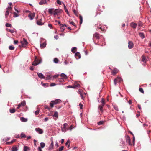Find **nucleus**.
Listing matches in <instances>:
<instances>
[{
  "instance_id": "1",
  "label": "nucleus",
  "mask_w": 151,
  "mask_h": 151,
  "mask_svg": "<svg viewBox=\"0 0 151 151\" xmlns=\"http://www.w3.org/2000/svg\"><path fill=\"white\" fill-rule=\"evenodd\" d=\"M61 102V100L59 99H56L53 101H51L50 103V107L52 108L54 107V105L59 104Z\"/></svg>"
},
{
  "instance_id": "2",
  "label": "nucleus",
  "mask_w": 151,
  "mask_h": 151,
  "mask_svg": "<svg viewBox=\"0 0 151 151\" xmlns=\"http://www.w3.org/2000/svg\"><path fill=\"white\" fill-rule=\"evenodd\" d=\"M42 60L39 59L37 56L35 57V60L33 62L32 65L34 66H36L41 63Z\"/></svg>"
},
{
  "instance_id": "3",
  "label": "nucleus",
  "mask_w": 151,
  "mask_h": 151,
  "mask_svg": "<svg viewBox=\"0 0 151 151\" xmlns=\"http://www.w3.org/2000/svg\"><path fill=\"white\" fill-rule=\"evenodd\" d=\"M63 12V10L60 9H55L54 10V16L55 17L56 15H58L61 13Z\"/></svg>"
},
{
  "instance_id": "4",
  "label": "nucleus",
  "mask_w": 151,
  "mask_h": 151,
  "mask_svg": "<svg viewBox=\"0 0 151 151\" xmlns=\"http://www.w3.org/2000/svg\"><path fill=\"white\" fill-rule=\"evenodd\" d=\"M20 42L22 44V46L24 47H26L27 44H28V43L27 42L26 40L24 38L23 39L22 41H20Z\"/></svg>"
},
{
  "instance_id": "5",
  "label": "nucleus",
  "mask_w": 151,
  "mask_h": 151,
  "mask_svg": "<svg viewBox=\"0 0 151 151\" xmlns=\"http://www.w3.org/2000/svg\"><path fill=\"white\" fill-rule=\"evenodd\" d=\"M102 36L99 33L96 32L93 35V40L99 39Z\"/></svg>"
},
{
  "instance_id": "6",
  "label": "nucleus",
  "mask_w": 151,
  "mask_h": 151,
  "mask_svg": "<svg viewBox=\"0 0 151 151\" xmlns=\"http://www.w3.org/2000/svg\"><path fill=\"white\" fill-rule=\"evenodd\" d=\"M12 9V8L11 7H9L7 8L6 10V12L5 14V17L6 18L9 15V12Z\"/></svg>"
},
{
  "instance_id": "7",
  "label": "nucleus",
  "mask_w": 151,
  "mask_h": 151,
  "mask_svg": "<svg viewBox=\"0 0 151 151\" xmlns=\"http://www.w3.org/2000/svg\"><path fill=\"white\" fill-rule=\"evenodd\" d=\"M51 143L49 146L48 150H52L53 148L54 144L53 141L52 139L51 138Z\"/></svg>"
},
{
  "instance_id": "8",
  "label": "nucleus",
  "mask_w": 151,
  "mask_h": 151,
  "mask_svg": "<svg viewBox=\"0 0 151 151\" xmlns=\"http://www.w3.org/2000/svg\"><path fill=\"white\" fill-rule=\"evenodd\" d=\"M134 45V44L132 41H129L128 47L129 49L132 48L133 47Z\"/></svg>"
},
{
  "instance_id": "9",
  "label": "nucleus",
  "mask_w": 151,
  "mask_h": 151,
  "mask_svg": "<svg viewBox=\"0 0 151 151\" xmlns=\"http://www.w3.org/2000/svg\"><path fill=\"white\" fill-rule=\"evenodd\" d=\"M68 126V124L65 123L63 124V127H62V130L63 132H65L66 129V127Z\"/></svg>"
},
{
  "instance_id": "10",
  "label": "nucleus",
  "mask_w": 151,
  "mask_h": 151,
  "mask_svg": "<svg viewBox=\"0 0 151 151\" xmlns=\"http://www.w3.org/2000/svg\"><path fill=\"white\" fill-rule=\"evenodd\" d=\"M126 142L128 143L129 145H131L132 144L131 142V139L130 137L128 136H127L126 138Z\"/></svg>"
},
{
  "instance_id": "11",
  "label": "nucleus",
  "mask_w": 151,
  "mask_h": 151,
  "mask_svg": "<svg viewBox=\"0 0 151 151\" xmlns=\"http://www.w3.org/2000/svg\"><path fill=\"white\" fill-rule=\"evenodd\" d=\"M35 130L40 134H42L43 132L42 129L39 128H35Z\"/></svg>"
},
{
  "instance_id": "12",
  "label": "nucleus",
  "mask_w": 151,
  "mask_h": 151,
  "mask_svg": "<svg viewBox=\"0 0 151 151\" xmlns=\"http://www.w3.org/2000/svg\"><path fill=\"white\" fill-rule=\"evenodd\" d=\"M42 19L37 21V24L39 25H42L44 23L42 22Z\"/></svg>"
},
{
  "instance_id": "13",
  "label": "nucleus",
  "mask_w": 151,
  "mask_h": 151,
  "mask_svg": "<svg viewBox=\"0 0 151 151\" xmlns=\"http://www.w3.org/2000/svg\"><path fill=\"white\" fill-rule=\"evenodd\" d=\"M73 86L74 87V88H77L80 87V85L79 83L78 82H75L73 85Z\"/></svg>"
},
{
  "instance_id": "14",
  "label": "nucleus",
  "mask_w": 151,
  "mask_h": 151,
  "mask_svg": "<svg viewBox=\"0 0 151 151\" xmlns=\"http://www.w3.org/2000/svg\"><path fill=\"white\" fill-rule=\"evenodd\" d=\"M35 15V13H32L28 16V17L29 18L30 20H32L34 18Z\"/></svg>"
},
{
  "instance_id": "15",
  "label": "nucleus",
  "mask_w": 151,
  "mask_h": 151,
  "mask_svg": "<svg viewBox=\"0 0 151 151\" xmlns=\"http://www.w3.org/2000/svg\"><path fill=\"white\" fill-rule=\"evenodd\" d=\"M118 72V70L116 68H115L111 72V74L113 75H115Z\"/></svg>"
},
{
  "instance_id": "16",
  "label": "nucleus",
  "mask_w": 151,
  "mask_h": 151,
  "mask_svg": "<svg viewBox=\"0 0 151 151\" xmlns=\"http://www.w3.org/2000/svg\"><path fill=\"white\" fill-rule=\"evenodd\" d=\"M142 61L144 62L145 63H146L147 61V60L146 58V57L144 55H142L141 57Z\"/></svg>"
},
{
  "instance_id": "17",
  "label": "nucleus",
  "mask_w": 151,
  "mask_h": 151,
  "mask_svg": "<svg viewBox=\"0 0 151 151\" xmlns=\"http://www.w3.org/2000/svg\"><path fill=\"white\" fill-rule=\"evenodd\" d=\"M39 77L41 79H44L45 77L41 73H37Z\"/></svg>"
},
{
  "instance_id": "18",
  "label": "nucleus",
  "mask_w": 151,
  "mask_h": 151,
  "mask_svg": "<svg viewBox=\"0 0 151 151\" xmlns=\"http://www.w3.org/2000/svg\"><path fill=\"white\" fill-rule=\"evenodd\" d=\"M75 56L76 58L77 59H79L81 58L80 54L78 52H77L75 53Z\"/></svg>"
},
{
  "instance_id": "19",
  "label": "nucleus",
  "mask_w": 151,
  "mask_h": 151,
  "mask_svg": "<svg viewBox=\"0 0 151 151\" xmlns=\"http://www.w3.org/2000/svg\"><path fill=\"white\" fill-rule=\"evenodd\" d=\"M130 26L133 28H135L137 27V24L136 23L132 22L130 24Z\"/></svg>"
},
{
  "instance_id": "20",
  "label": "nucleus",
  "mask_w": 151,
  "mask_h": 151,
  "mask_svg": "<svg viewBox=\"0 0 151 151\" xmlns=\"http://www.w3.org/2000/svg\"><path fill=\"white\" fill-rule=\"evenodd\" d=\"M55 9L53 8L50 9H48V12L50 14H53L54 13V10Z\"/></svg>"
},
{
  "instance_id": "21",
  "label": "nucleus",
  "mask_w": 151,
  "mask_h": 151,
  "mask_svg": "<svg viewBox=\"0 0 151 151\" xmlns=\"http://www.w3.org/2000/svg\"><path fill=\"white\" fill-rule=\"evenodd\" d=\"M79 93L80 95V96L81 97L82 99H83L84 98V97L85 95V93H82L81 92H80V91H79Z\"/></svg>"
},
{
  "instance_id": "22",
  "label": "nucleus",
  "mask_w": 151,
  "mask_h": 151,
  "mask_svg": "<svg viewBox=\"0 0 151 151\" xmlns=\"http://www.w3.org/2000/svg\"><path fill=\"white\" fill-rule=\"evenodd\" d=\"M46 2V0H41L39 3L40 5H42L45 4Z\"/></svg>"
},
{
  "instance_id": "23",
  "label": "nucleus",
  "mask_w": 151,
  "mask_h": 151,
  "mask_svg": "<svg viewBox=\"0 0 151 151\" xmlns=\"http://www.w3.org/2000/svg\"><path fill=\"white\" fill-rule=\"evenodd\" d=\"M60 29H61V31H64L65 29V27L64 25L63 24H62L60 26Z\"/></svg>"
},
{
  "instance_id": "24",
  "label": "nucleus",
  "mask_w": 151,
  "mask_h": 151,
  "mask_svg": "<svg viewBox=\"0 0 151 151\" xmlns=\"http://www.w3.org/2000/svg\"><path fill=\"white\" fill-rule=\"evenodd\" d=\"M53 116L54 117H55L56 118H58V112L57 111H55L54 112V114L53 115Z\"/></svg>"
},
{
  "instance_id": "25",
  "label": "nucleus",
  "mask_w": 151,
  "mask_h": 151,
  "mask_svg": "<svg viewBox=\"0 0 151 151\" xmlns=\"http://www.w3.org/2000/svg\"><path fill=\"white\" fill-rule=\"evenodd\" d=\"M60 76L64 79H66L67 78V76L64 73L61 74L60 75Z\"/></svg>"
},
{
  "instance_id": "26",
  "label": "nucleus",
  "mask_w": 151,
  "mask_h": 151,
  "mask_svg": "<svg viewBox=\"0 0 151 151\" xmlns=\"http://www.w3.org/2000/svg\"><path fill=\"white\" fill-rule=\"evenodd\" d=\"M21 120L23 122H26L27 120V119L23 117H22L20 118Z\"/></svg>"
},
{
  "instance_id": "27",
  "label": "nucleus",
  "mask_w": 151,
  "mask_h": 151,
  "mask_svg": "<svg viewBox=\"0 0 151 151\" xmlns=\"http://www.w3.org/2000/svg\"><path fill=\"white\" fill-rule=\"evenodd\" d=\"M29 150V148L27 146H25L24 147V151H28Z\"/></svg>"
},
{
  "instance_id": "28",
  "label": "nucleus",
  "mask_w": 151,
  "mask_h": 151,
  "mask_svg": "<svg viewBox=\"0 0 151 151\" xmlns=\"http://www.w3.org/2000/svg\"><path fill=\"white\" fill-rule=\"evenodd\" d=\"M46 43H43L40 45V47L41 48H44L46 46Z\"/></svg>"
},
{
  "instance_id": "29",
  "label": "nucleus",
  "mask_w": 151,
  "mask_h": 151,
  "mask_svg": "<svg viewBox=\"0 0 151 151\" xmlns=\"http://www.w3.org/2000/svg\"><path fill=\"white\" fill-rule=\"evenodd\" d=\"M20 136L21 138H25L26 137L25 134L23 132L21 133Z\"/></svg>"
},
{
  "instance_id": "30",
  "label": "nucleus",
  "mask_w": 151,
  "mask_h": 151,
  "mask_svg": "<svg viewBox=\"0 0 151 151\" xmlns=\"http://www.w3.org/2000/svg\"><path fill=\"white\" fill-rule=\"evenodd\" d=\"M139 35L142 38H144L145 37L143 33L140 32L139 33Z\"/></svg>"
},
{
  "instance_id": "31",
  "label": "nucleus",
  "mask_w": 151,
  "mask_h": 151,
  "mask_svg": "<svg viewBox=\"0 0 151 151\" xmlns=\"http://www.w3.org/2000/svg\"><path fill=\"white\" fill-rule=\"evenodd\" d=\"M80 24H81L83 22V17L81 15L79 16Z\"/></svg>"
},
{
  "instance_id": "32",
  "label": "nucleus",
  "mask_w": 151,
  "mask_h": 151,
  "mask_svg": "<svg viewBox=\"0 0 151 151\" xmlns=\"http://www.w3.org/2000/svg\"><path fill=\"white\" fill-rule=\"evenodd\" d=\"M45 144L44 143L41 142L40 143V147L41 148H43L45 146Z\"/></svg>"
},
{
  "instance_id": "33",
  "label": "nucleus",
  "mask_w": 151,
  "mask_h": 151,
  "mask_svg": "<svg viewBox=\"0 0 151 151\" xmlns=\"http://www.w3.org/2000/svg\"><path fill=\"white\" fill-rule=\"evenodd\" d=\"M18 149L16 146H14L12 148V151H17Z\"/></svg>"
},
{
  "instance_id": "34",
  "label": "nucleus",
  "mask_w": 151,
  "mask_h": 151,
  "mask_svg": "<svg viewBox=\"0 0 151 151\" xmlns=\"http://www.w3.org/2000/svg\"><path fill=\"white\" fill-rule=\"evenodd\" d=\"M21 106H24L26 104V102L25 101H23L20 104H19Z\"/></svg>"
},
{
  "instance_id": "35",
  "label": "nucleus",
  "mask_w": 151,
  "mask_h": 151,
  "mask_svg": "<svg viewBox=\"0 0 151 151\" xmlns=\"http://www.w3.org/2000/svg\"><path fill=\"white\" fill-rule=\"evenodd\" d=\"M15 109H10V112L11 113H14L15 112Z\"/></svg>"
},
{
  "instance_id": "36",
  "label": "nucleus",
  "mask_w": 151,
  "mask_h": 151,
  "mask_svg": "<svg viewBox=\"0 0 151 151\" xmlns=\"http://www.w3.org/2000/svg\"><path fill=\"white\" fill-rule=\"evenodd\" d=\"M77 48L76 47H73L71 50L72 52L74 53L76 51Z\"/></svg>"
},
{
  "instance_id": "37",
  "label": "nucleus",
  "mask_w": 151,
  "mask_h": 151,
  "mask_svg": "<svg viewBox=\"0 0 151 151\" xmlns=\"http://www.w3.org/2000/svg\"><path fill=\"white\" fill-rule=\"evenodd\" d=\"M98 109L100 110V111L101 112H103V107L100 105L99 106Z\"/></svg>"
},
{
  "instance_id": "38",
  "label": "nucleus",
  "mask_w": 151,
  "mask_h": 151,
  "mask_svg": "<svg viewBox=\"0 0 151 151\" xmlns=\"http://www.w3.org/2000/svg\"><path fill=\"white\" fill-rule=\"evenodd\" d=\"M125 142L124 141H122L121 142V146H122V147L123 148L124 146Z\"/></svg>"
},
{
  "instance_id": "39",
  "label": "nucleus",
  "mask_w": 151,
  "mask_h": 151,
  "mask_svg": "<svg viewBox=\"0 0 151 151\" xmlns=\"http://www.w3.org/2000/svg\"><path fill=\"white\" fill-rule=\"evenodd\" d=\"M117 79V82H121L122 81V79L120 77H118L116 78Z\"/></svg>"
},
{
  "instance_id": "40",
  "label": "nucleus",
  "mask_w": 151,
  "mask_h": 151,
  "mask_svg": "<svg viewBox=\"0 0 151 151\" xmlns=\"http://www.w3.org/2000/svg\"><path fill=\"white\" fill-rule=\"evenodd\" d=\"M95 26H96L97 27V29H96V30L100 29H101L102 31H103V29H102L101 27H99V26H98V24H96L95 25Z\"/></svg>"
},
{
  "instance_id": "41",
  "label": "nucleus",
  "mask_w": 151,
  "mask_h": 151,
  "mask_svg": "<svg viewBox=\"0 0 151 151\" xmlns=\"http://www.w3.org/2000/svg\"><path fill=\"white\" fill-rule=\"evenodd\" d=\"M54 62L55 63H58V62L59 60L56 58H55L54 59Z\"/></svg>"
},
{
  "instance_id": "42",
  "label": "nucleus",
  "mask_w": 151,
  "mask_h": 151,
  "mask_svg": "<svg viewBox=\"0 0 151 151\" xmlns=\"http://www.w3.org/2000/svg\"><path fill=\"white\" fill-rule=\"evenodd\" d=\"M101 103L102 104H105V100L104 98H102L101 99Z\"/></svg>"
},
{
  "instance_id": "43",
  "label": "nucleus",
  "mask_w": 151,
  "mask_h": 151,
  "mask_svg": "<svg viewBox=\"0 0 151 151\" xmlns=\"http://www.w3.org/2000/svg\"><path fill=\"white\" fill-rule=\"evenodd\" d=\"M9 49L11 50H14V47L12 45L9 46Z\"/></svg>"
},
{
  "instance_id": "44",
  "label": "nucleus",
  "mask_w": 151,
  "mask_h": 151,
  "mask_svg": "<svg viewBox=\"0 0 151 151\" xmlns=\"http://www.w3.org/2000/svg\"><path fill=\"white\" fill-rule=\"evenodd\" d=\"M6 26L8 27H11L12 25L9 23H6Z\"/></svg>"
},
{
  "instance_id": "45",
  "label": "nucleus",
  "mask_w": 151,
  "mask_h": 151,
  "mask_svg": "<svg viewBox=\"0 0 151 151\" xmlns=\"http://www.w3.org/2000/svg\"><path fill=\"white\" fill-rule=\"evenodd\" d=\"M143 25V23L141 21H139L138 23V26L140 27H142Z\"/></svg>"
},
{
  "instance_id": "46",
  "label": "nucleus",
  "mask_w": 151,
  "mask_h": 151,
  "mask_svg": "<svg viewBox=\"0 0 151 151\" xmlns=\"http://www.w3.org/2000/svg\"><path fill=\"white\" fill-rule=\"evenodd\" d=\"M139 91L142 93H144V91L143 89L142 88H140L139 89Z\"/></svg>"
},
{
  "instance_id": "47",
  "label": "nucleus",
  "mask_w": 151,
  "mask_h": 151,
  "mask_svg": "<svg viewBox=\"0 0 151 151\" xmlns=\"http://www.w3.org/2000/svg\"><path fill=\"white\" fill-rule=\"evenodd\" d=\"M6 30H9V31L11 33H13L14 32V31L13 29H6Z\"/></svg>"
},
{
  "instance_id": "48",
  "label": "nucleus",
  "mask_w": 151,
  "mask_h": 151,
  "mask_svg": "<svg viewBox=\"0 0 151 151\" xmlns=\"http://www.w3.org/2000/svg\"><path fill=\"white\" fill-rule=\"evenodd\" d=\"M114 109L115 110H116L117 111H118V110H119V109H118V106H114Z\"/></svg>"
},
{
  "instance_id": "49",
  "label": "nucleus",
  "mask_w": 151,
  "mask_h": 151,
  "mask_svg": "<svg viewBox=\"0 0 151 151\" xmlns=\"http://www.w3.org/2000/svg\"><path fill=\"white\" fill-rule=\"evenodd\" d=\"M117 79H116V78H115L114 80V84H115V85H116V83H117Z\"/></svg>"
},
{
  "instance_id": "50",
  "label": "nucleus",
  "mask_w": 151,
  "mask_h": 151,
  "mask_svg": "<svg viewBox=\"0 0 151 151\" xmlns=\"http://www.w3.org/2000/svg\"><path fill=\"white\" fill-rule=\"evenodd\" d=\"M74 87L73 86L69 85L67 86V88H74Z\"/></svg>"
},
{
  "instance_id": "51",
  "label": "nucleus",
  "mask_w": 151,
  "mask_h": 151,
  "mask_svg": "<svg viewBox=\"0 0 151 151\" xmlns=\"http://www.w3.org/2000/svg\"><path fill=\"white\" fill-rule=\"evenodd\" d=\"M64 148V147L63 146H61L59 148V151H62Z\"/></svg>"
},
{
  "instance_id": "52",
  "label": "nucleus",
  "mask_w": 151,
  "mask_h": 151,
  "mask_svg": "<svg viewBox=\"0 0 151 151\" xmlns=\"http://www.w3.org/2000/svg\"><path fill=\"white\" fill-rule=\"evenodd\" d=\"M13 14V17H17L18 16V15L15 12H14Z\"/></svg>"
},
{
  "instance_id": "53",
  "label": "nucleus",
  "mask_w": 151,
  "mask_h": 151,
  "mask_svg": "<svg viewBox=\"0 0 151 151\" xmlns=\"http://www.w3.org/2000/svg\"><path fill=\"white\" fill-rule=\"evenodd\" d=\"M70 24L73 25L74 26H76V24L73 21L70 22Z\"/></svg>"
},
{
  "instance_id": "54",
  "label": "nucleus",
  "mask_w": 151,
  "mask_h": 151,
  "mask_svg": "<svg viewBox=\"0 0 151 151\" xmlns=\"http://www.w3.org/2000/svg\"><path fill=\"white\" fill-rule=\"evenodd\" d=\"M70 140H68L67 142H66V143H65V145L67 146V145H68L69 144H70Z\"/></svg>"
},
{
  "instance_id": "55",
  "label": "nucleus",
  "mask_w": 151,
  "mask_h": 151,
  "mask_svg": "<svg viewBox=\"0 0 151 151\" xmlns=\"http://www.w3.org/2000/svg\"><path fill=\"white\" fill-rule=\"evenodd\" d=\"M57 3L59 5L61 4V1L60 0H57L56 1Z\"/></svg>"
},
{
  "instance_id": "56",
  "label": "nucleus",
  "mask_w": 151,
  "mask_h": 151,
  "mask_svg": "<svg viewBox=\"0 0 151 151\" xmlns=\"http://www.w3.org/2000/svg\"><path fill=\"white\" fill-rule=\"evenodd\" d=\"M103 123V121H100L98 122V124L99 125H101Z\"/></svg>"
},
{
  "instance_id": "57",
  "label": "nucleus",
  "mask_w": 151,
  "mask_h": 151,
  "mask_svg": "<svg viewBox=\"0 0 151 151\" xmlns=\"http://www.w3.org/2000/svg\"><path fill=\"white\" fill-rule=\"evenodd\" d=\"M79 106H80V109H82V108H83V105L81 103H80L79 104Z\"/></svg>"
},
{
  "instance_id": "58",
  "label": "nucleus",
  "mask_w": 151,
  "mask_h": 151,
  "mask_svg": "<svg viewBox=\"0 0 151 151\" xmlns=\"http://www.w3.org/2000/svg\"><path fill=\"white\" fill-rule=\"evenodd\" d=\"M49 27L51 29H52V24H49L48 25Z\"/></svg>"
},
{
  "instance_id": "59",
  "label": "nucleus",
  "mask_w": 151,
  "mask_h": 151,
  "mask_svg": "<svg viewBox=\"0 0 151 151\" xmlns=\"http://www.w3.org/2000/svg\"><path fill=\"white\" fill-rule=\"evenodd\" d=\"M39 113V111L38 110H37L35 112V115H37Z\"/></svg>"
},
{
  "instance_id": "60",
  "label": "nucleus",
  "mask_w": 151,
  "mask_h": 151,
  "mask_svg": "<svg viewBox=\"0 0 151 151\" xmlns=\"http://www.w3.org/2000/svg\"><path fill=\"white\" fill-rule=\"evenodd\" d=\"M34 67L33 66H31L30 67V69L31 70H32V71L33 70H34Z\"/></svg>"
},
{
  "instance_id": "61",
  "label": "nucleus",
  "mask_w": 151,
  "mask_h": 151,
  "mask_svg": "<svg viewBox=\"0 0 151 151\" xmlns=\"http://www.w3.org/2000/svg\"><path fill=\"white\" fill-rule=\"evenodd\" d=\"M38 151H42L41 149V148L40 147H39L38 148Z\"/></svg>"
},
{
  "instance_id": "62",
  "label": "nucleus",
  "mask_w": 151,
  "mask_h": 151,
  "mask_svg": "<svg viewBox=\"0 0 151 151\" xmlns=\"http://www.w3.org/2000/svg\"><path fill=\"white\" fill-rule=\"evenodd\" d=\"M18 42V40H14V43L15 44H17Z\"/></svg>"
},
{
  "instance_id": "63",
  "label": "nucleus",
  "mask_w": 151,
  "mask_h": 151,
  "mask_svg": "<svg viewBox=\"0 0 151 151\" xmlns=\"http://www.w3.org/2000/svg\"><path fill=\"white\" fill-rule=\"evenodd\" d=\"M65 12H66L67 14L68 15H69V13L68 10L67 9H65Z\"/></svg>"
},
{
  "instance_id": "64",
  "label": "nucleus",
  "mask_w": 151,
  "mask_h": 151,
  "mask_svg": "<svg viewBox=\"0 0 151 151\" xmlns=\"http://www.w3.org/2000/svg\"><path fill=\"white\" fill-rule=\"evenodd\" d=\"M50 78V76H47L46 78L45 79L49 80Z\"/></svg>"
}]
</instances>
